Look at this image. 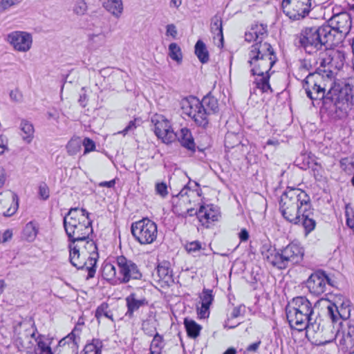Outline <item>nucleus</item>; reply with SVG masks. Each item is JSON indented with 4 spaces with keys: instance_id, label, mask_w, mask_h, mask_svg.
<instances>
[{
    "instance_id": "nucleus-1",
    "label": "nucleus",
    "mask_w": 354,
    "mask_h": 354,
    "mask_svg": "<svg viewBox=\"0 0 354 354\" xmlns=\"http://www.w3.org/2000/svg\"><path fill=\"white\" fill-rule=\"evenodd\" d=\"M334 41L333 28L328 25L304 27L295 35L294 44L306 53L328 50Z\"/></svg>"
},
{
    "instance_id": "nucleus-2",
    "label": "nucleus",
    "mask_w": 354,
    "mask_h": 354,
    "mask_svg": "<svg viewBox=\"0 0 354 354\" xmlns=\"http://www.w3.org/2000/svg\"><path fill=\"white\" fill-rule=\"evenodd\" d=\"M354 87L345 81L330 82L325 98L324 109L335 113V117H345L354 105Z\"/></svg>"
},
{
    "instance_id": "nucleus-3",
    "label": "nucleus",
    "mask_w": 354,
    "mask_h": 354,
    "mask_svg": "<svg viewBox=\"0 0 354 354\" xmlns=\"http://www.w3.org/2000/svg\"><path fill=\"white\" fill-rule=\"evenodd\" d=\"M311 205L310 196L303 190L287 187L281 196L279 210L283 217L289 223L299 225L302 212H308Z\"/></svg>"
},
{
    "instance_id": "nucleus-4",
    "label": "nucleus",
    "mask_w": 354,
    "mask_h": 354,
    "mask_svg": "<svg viewBox=\"0 0 354 354\" xmlns=\"http://www.w3.org/2000/svg\"><path fill=\"white\" fill-rule=\"evenodd\" d=\"M89 213L84 208H71L64 217V227L69 241L82 244L93 232Z\"/></svg>"
},
{
    "instance_id": "nucleus-5",
    "label": "nucleus",
    "mask_w": 354,
    "mask_h": 354,
    "mask_svg": "<svg viewBox=\"0 0 354 354\" xmlns=\"http://www.w3.org/2000/svg\"><path fill=\"white\" fill-rule=\"evenodd\" d=\"M334 77V73L329 69L317 68L315 72L310 73L302 81V87L306 96L313 102L322 101L324 109L327 91Z\"/></svg>"
},
{
    "instance_id": "nucleus-6",
    "label": "nucleus",
    "mask_w": 354,
    "mask_h": 354,
    "mask_svg": "<svg viewBox=\"0 0 354 354\" xmlns=\"http://www.w3.org/2000/svg\"><path fill=\"white\" fill-rule=\"evenodd\" d=\"M277 60L272 46L267 42L254 44L248 53V61L252 75L268 73Z\"/></svg>"
},
{
    "instance_id": "nucleus-7",
    "label": "nucleus",
    "mask_w": 354,
    "mask_h": 354,
    "mask_svg": "<svg viewBox=\"0 0 354 354\" xmlns=\"http://www.w3.org/2000/svg\"><path fill=\"white\" fill-rule=\"evenodd\" d=\"M304 249L298 243H290L286 247L277 250V255L270 257L272 266L279 270H284L299 263L303 259Z\"/></svg>"
},
{
    "instance_id": "nucleus-8",
    "label": "nucleus",
    "mask_w": 354,
    "mask_h": 354,
    "mask_svg": "<svg viewBox=\"0 0 354 354\" xmlns=\"http://www.w3.org/2000/svg\"><path fill=\"white\" fill-rule=\"evenodd\" d=\"M131 231L133 236L140 244H151L157 238V225L147 218L133 222Z\"/></svg>"
},
{
    "instance_id": "nucleus-9",
    "label": "nucleus",
    "mask_w": 354,
    "mask_h": 354,
    "mask_svg": "<svg viewBox=\"0 0 354 354\" xmlns=\"http://www.w3.org/2000/svg\"><path fill=\"white\" fill-rule=\"evenodd\" d=\"M183 113L192 118L200 127L206 128L209 124L208 116L210 115L200 105V100L195 97L184 98L180 102Z\"/></svg>"
},
{
    "instance_id": "nucleus-10",
    "label": "nucleus",
    "mask_w": 354,
    "mask_h": 354,
    "mask_svg": "<svg viewBox=\"0 0 354 354\" xmlns=\"http://www.w3.org/2000/svg\"><path fill=\"white\" fill-rule=\"evenodd\" d=\"M115 263L118 270L119 284L127 283L131 280H140L142 274L138 265L124 256L117 257Z\"/></svg>"
},
{
    "instance_id": "nucleus-11",
    "label": "nucleus",
    "mask_w": 354,
    "mask_h": 354,
    "mask_svg": "<svg viewBox=\"0 0 354 354\" xmlns=\"http://www.w3.org/2000/svg\"><path fill=\"white\" fill-rule=\"evenodd\" d=\"M311 0H283V13L291 20L304 19L311 10Z\"/></svg>"
},
{
    "instance_id": "nucleus-12",
    "label": "nucleus",
    "mask_w": 354,
    "mask_h": 354,
    "mask_svg": "<svg viewBox=\"0 0 354 354\" xmlns=\"http://www.w3.org/2000/svg\"><path fill=\"white\" fill-rule=\"evenodd\" d=\"M154 124V133L165 143H171L176 139V135L171 127L170 122L162 115H156L151 118Z\"/></svg>"
},
{
    "instance_id": "nucleus-13",
    "label": "nucleus",
    "mask_w": 354,
    "mask_h": 354,
    "mask_svg": "<svg viewBox=\"0 0 354 354\" xmlns=\"http://www.w3.org/2000/svg\"><path fill=\"white\" fill-rule=\"evenodd\" d=\"M18 208V196L10 191L0 194V214L4 216L13 215Z\"/></svg>"
},
{
    "instance_id": "nucleus-14",
    "label": "nucleus",
    "mask_w": 354,
    "mask_h": 354,
    "mask_svg": "<svg viewBox=\"0 0 354 354\" xmlns=\"http://www.w3.org/2000/svg\"><path fill=\"white\" fill-rule=\"evenodd\" d=\"M327 274L322 270L313 273L306 281V286L309 291L315 295H320L326 291V281Z\"/></svg>"
},
{
    "instance_id": "nucleus-15",
    "label": "nucleus",
    "mask_w": 354,
    "mask_h": 354,
    "mask_svg": "<svg viewBox=\"0 0 354 354\" xmlns=\"http://www.w3.org/2000/svg\"><path fill=\"white\" fill-rule=\"evenodd\" d=\"M8 39L14 48L21 52L28 51L30 48L32 42L30 34L21 31L10 33Z\"/></svg>"
},
{
    "instance_id": "nucleus-16",
    "label": "nucleus",
    "mask_w": 354,
    "mask_h": 354,
    "mask_svg": "<svg viewBox=\"0 0 354 354\" xmlns=\"http://www.w3.org/2000/svg\"><path fill=\"white\" fill-rule=\"evenodd\" d=\"M330 22L331 25L329 26L333 28L334 37L337 32L346 35L351 28V17L346 12H342L334 15L330 19Z\"/></svg>"
},
{
    "instance_id": "nucleus-17",
    "label": "nucleus",
    "mask_w": 354,
    "mask_h": 354,
    "mask_svg": "<svg viewBox=\"0 0 354 354\" xmlns=\"http://www.w3.org/2000/svg\"><path fill=\"white\" fill-rule=\"evenodd\" d=\"M286 317L290 326L292 328L301 331L308 327V323L311 320L312 317L303 315L293 309L290 306H286Z\"/></svg>"
},
{
    "instance_id": "nucleus-18",
    "label": "nucleus",
    "mask_w": 354,
    "mask_h": 354,
    "mask_svg": "<svg viewBox=\"0 0 354 354\" xmlns=\"http://www.w3.org/2000/svg\"><path fill=\"white\" fill-rule=\"evenodd\" d=\"M84 243V250L87 252V254H89L88 261L90 266L86 267V270L88 271V276L86 279H88L93 278L95 276L96 271L95 265L98 259V252L97 245L93 240H88L87 239L82 243Z\"/></svg>"
},
{
    "instance_id": "nucleus-19",
    "label": "nucleus",
    "mask_w": 354,
    "mask_h": 354,
    "mask_svg": "<svg viewBox=\"0 0 354 354\" xmlns=\"http://www.w3.org/2000/svg\"><path fill=\"white\" fill-rule=\"evenodd\" d=\"M304 330H306V336L315 339L318 344H324L330 342L329 340L322 339L324 337V327L322 325L320 320L317 321L314 319L313 317H311L309 324L308 323V327L305 328Z\"/></svg>"
},
{
    "instance_id": "nucleus-20",
    "label": "nucleus",
    "mask_w": 354,
    "mask_h": 354,
    "mask_svg": "<svg viewBox=\"0 0 354 354\" xmlns=\"http://www.w3.org/2000/svg\"><path fill=\"white\" fill-rule=\"evenodd\" d=\"M268 36L267 26L264 24H256L252 26L250 30L245 32V41L250 42L256 41L255 44H264L263 40Z\"/></svg>"
},
{
    "instance_id": "nucleus-21",
    "label": "nucleus",
    "mask_w": 354,
    "mask_h": 354,
    "mask_svg": "<svg viewBox=\"0 0 354 354\" xmlns=\"http://www.w3.org/2000/svg\"><path fill=\"white\" fill-rule=\"evenodd\" d=\"M70 248V262L71 264L77 268V269H84L86 268L87 266H90L88 261L85 260V257L84 256V251H82V254H80V245H73L72 244H70L69 245Z\"/></svg>"
},
{
    "instance_id": "nucleus-22",
    "label": "nucleus",
    "mask_w": 354,
    "mask_h": 354,
    "mask_svg": "<svg viewBox=\"0 0 354 354\" xmlns=\"http://www.w3.org/2000/svg\"><path fill=\"white\" fill-rule=\"evenodd\" d=\"M287 306L292 307V309L306 315L308 317H313V308L310 301L305 297H297L292 299Z\"/></svg>"
},
{
    "instance_id": "nucleus-23",
    "label": "nucleus",
    "mask_w": 354,
    "mask_h": 354,
    "mask_svg": "<svg viewBox=\"0 0 354 354\" xmlns=\"http://www.w3.org/2000/svg\"><path fill=\"white\" fill-rule=\"evenodd\" d=\"M125 300L127 306L126 315L129 317H133L135 311L148 305V301L145 297L138 298L136 293H131Z\"/></svg>"
},
{
    "instance_id": "nucleus-24",
    "label": "nucleus",
    "mask_w": 354,
    "mask_h": 354,
    "mask_svg": "<svg viewBox=\"0 0 354 354\" xmlns=\"http://www.w3.org/2000/svg\"><path fill=\"white\" fill-rule=\"evenodd\" d=\"M337 308V315L340 316L341 319L346 320L351 315V301L343 296L336 297L333 302Z\"/></svg>"
},
{
    "instance_id": "nucleus-25",
    "label": "nucleus",
    "mask_w": 354,
    "mask_h": 354,
    "mask_svg": "<svg viewBox=\"0 0 354 354\" xmlns=\"http://www.w3.org/2000/svg\"><path fill=\"white\" fill-rule=\"evenodd\" d=\"M176 138L181 145L188 150L195 151V143L190 130L187 128H182L178 133H175Z\"/></svg>"
},
{
    "instance_id": "nucleus-26",
    "label": "nucleus",
    "mask_w": 354,
    "mask_h": 354,
    "mask_svg": "<svg viewBox=\"0 0 354 354\" xmlns=\"http://www.w3.org/2000/svg\"><path fill=\"white\" fill-rule=\"evenodd\" d=\"M307 209L308 212L306 211L301 214V222L299 223L304 227L306 235L313 231L316 226V221L313 218L314 212L312 205H310L309 208Z\"/></svg>"
},
{
    "instance_id": "nucleus-27",
    "label": "nucleus",
    "mask_w": 354,
    "mask_h": 354,
    "mask_svg": "<svg viewBox=\"0 0 354 354\" xmlns=\"http://www.w3.org/2000/svg\"><path fill=\"white\" fill-rule=\"evenodd\" d=\"M102 6L116 18H119L123 11L122 0H100Z\"/></svg>"
},
{
    "instance_id": "nucleus-28",
    "label": "nucleus",
    "mask_w": 354,
    "mask_h": 354,
    "mask_svg": "<svg viewBox=\"0 0 354 354\" xmlns=\"http://www.w3.org/2000/svg\"><path fill=\"white\" fill-rule=\"evenodd\" d=\"M117 266L107 263L104 265L102 275L104 279L111 281L113 284H119L118 270Z\"/></svg>"
},
{
    "instance_id": "nucleus-29",
    "label": "nucleus",
    "mask_w": 354,
    "mask_h": 354,
    "mask_svg": "<svg viewBox=\"0 0 354 354\" xmlns=\"http://www.w3.org/2000/svg\"><path fill=\"white\" fill-rule=\"evenodd\" d=\"M211 32L213 35H214V39H216V37H218L219 41L221 45H223V24H222V17L219 14L215 15L211 19L210 24Z\"/></svg>"
},
{
    "instance_id": "nucleus-30",
    "label": "nucleus",
    "mask_w": 354,
    "mask_h": 354,
    "mask_svg": "<svg viewBox=\"0 0 354 354\" xmlns=\"http://www.w3.org/2000/svg\"><path fill=\"white\" fill-rule=\"evenodd\" d=\"M200 105L203 107L209 113L214 114L216 113L219 111L218 100L211 93H208L204 96L201 101H200Z\"/></svg>"
},
{
    "instance_id": "nucleus-31",
    "label": "nucleus",
    "mask_w": 354,
    "mask_h": 354,
    "mask_svg": "<svg viewBox=\"0 0 354 354\" xmlns=\"http://www.w3.org/2000/svg\"><path fill=\"white\" fill-rule=\"evenodd\" d=\"M218 210L213 205H201L199 208L198 218H204L207 221H215L218 220Z\"/></svg>"
},
{
    "instance_id": "nucleus-32",
    "label": "nucleus",
    "mask_w": 354,
    "mask_h": 354,
    "mask_svg": "<svg viewBox=\"0 0 354 354\" xmlns=\"http://www.w3.org/2000/svg\"><path fill=\"white\" fill-rule=\"evenodd\" d=\"M326 55H329L331 61V67H335L336 68H341L345 60L344 53L338 50H331L328 49L325 50Z\"/></svg>"
},
{
    "instance_id": "nucleus-33",
    "label": "nucleus",
    "mask_w": 354,
    "mask_h": 354,
    "mask_svg": "<svg viewBox=\"0 0 354 354\" xmlns=\"http://www.w3.org/2000/svg\"><path fill=\"white\" fill-rule=\"evenodd\" d=\"M20 129L22 131L21 136L23 140L26 142L30 143L33 138L35 131L32 123L26 120H22L20 124Z\"/></svg>"
},
{
    "instance_id": "nucleus-34",
    "label": "nucleus",
    "mask_w": 354,
    "mask_h": 354,
    "mask_svg": "<svg viewBox=\"0 0 354 354\" xmlns=\"http://www.w3.org/2000/svg\"><path fill=\"white\" fill-rule=\"evenodd\" d=\"M184 324L187 335L189 337L196 338L199 335L202 328L195 321L185 318L184 319Z\"/></svg>"
},
{
    "instance_id": "nucleus-35",
    "label": "nucleus",
    "mask_w": 354,
    "mask_h": 354,
    "mask_svg": "<svg viewBox=\"0 0 354 354\" xmlns=\"http://www.w3.org/2000/svg\"><path fill=\"white\" fill-rule=\"evenodd\" d=\"M103 346L102 342L99 339H93L91 343H88L84 348V354H102Z\"/></svg>"
},
{
    "instance_id": "nucleus-36",
    "label": "nucleus",
    "mask_w": 354,
    "mask_h": 354,
    "mask_svg": "<svg viewBox=\"0 0 354 354\" xmlns=\"http://www.w3.org/2000/svg\"><path fill=\"white\" fill-rule=\"evenodd\" d=\"M195 54L202 63H207L209 61V53L205 44L201 40H198L195 44Z\"/></svg>"
},
{
    "instance_id": "nucleus-37",
    "label": "nucleus",
    "mask_w": 354,
    "mask_h": 354,
    "mask_svg": "<svg viewBox=\"0 0 354 354\" xmlns=\"http://www.w3.org/2000/svg\"><path fill=\"white\" fill-rule=\"evenodd\" d=\"M38 232L37 225L33 222L28 223L23 230V238L28 241L35 240Z\"/></svg>"
},
{
    "instance_id": "nucleus-38",
    "label": "nucleus",
    "mask_w": 354,
    "mask_h": 354,
    "mask_svg": "<svg viewBox=\"0 0 354 354\" xmlns=\"http://www.w3.org/2000/svg\"><path fill=\"white\" fill-rule=\"evenodd\" d=\"M260 79H255L254 83L257 87L261 90L263 93L268 92V91H272L269 83L270 75L269 73H265L262 75H259Z\"/></svg>"
},
{
    "instance_id": "nucleus-39",
    "label": "nucleus",
    "mask_w": 354,
    "mask_h": 354,
    "mask_svg": "<svg viewBox=\"0 0 354 354\" xmlns=\"http://www.w3.org/2000/svg\"><path fill=\"white\" fill-rule=\"evenodd\" d=\"M244 311H245L244 306L240 305L239 306L234 307L231 313L230 317H229L227 318V319L225 322V323L223 324L224 328H228V329H232V328H234L235 327H236L239 324V323H236L234 325H229V322H230V320L232 319H234L241 315H243L244 313Z\"/></svg>"
},
{
    "instance_id": "nucleus-40",
    "label": "nucleus",
    "mask_w": 354,
    "mask_h": 354,
    "mask_svg": "<svg viewBox=\"0 0 354 354\" xmlns=\"http://www.w3.org/2000/svg\"><path fill=\"white\" fill-rule=\"evenodd\" d=\"M82 140L79 137L72 138L66 145L67 152L70 156H74L80 151Z\"/></svg>"
},
{
    "instance_id": "nucleus-41",
    "label": "nucleus",
    "mask_w": 354,
    "mask_h": 354,
    "mask_svg": "<svg viewBox=\"0 0 354 354\" xmlns=\"http://www.w3.org/2000/svg\"><path fill=\"white\" fill-rule=\"evenodd\" d=\"M95 316L99 322L100 319L103 316L110 319L112 322H113V314L109 309V305L106 302H103L97 308Z\"/></svg>"
},
{
    "instance_id": "nucleus-42",
    "label": "nucleus",
    "mask_w": 354,
    "mask_h": 354,
    "mask_svg": "<svg viewBox=\"0 0 354 354\" xmlns=\"http://www.w3.org/2000/svg\"><path fill=\"white\" fill-rule=\"evenodd\" d=\"M169 55L171 59L176 61L178 64L181 63L183 55L181 49L176 43H171L169 46Z\"/></svg>"
},
{
    "instance_id": "nucleus-43",
    "label": "nucleus",
    "mask_w": 354,
    "mask_h": 354,
    "mask_svg": "<svg viewBox=\"0 0 354 354\" xmlns=\"http://www.w3.org/2000/svg\"><path fill=\"white\" fill-rule=\"evenodd\" d=\"M156 273L159 277V280H162L168 283L171 279V271L167 266L158 265L156 268Z\"/></svg>"
},
{
    "instance_id": "nucleus-44",
    "label": "nucleus",
    "mask_w": 354,
    "mask_h": 354,
    "mask_svg": "<svg viewBox=\"0 0 354 354\" xmlns=\"http://www.w3.org/2000/svg\"><path fill=\"white\" fill-rule=\"evenodd\" d=\"M277 250L272 248V245L269 243H264L261 248V253L263 258L272 265V261L270 260V257H274L277 255Z\"/></svg>"
},
{
    "instance_id": "nucleus-45",
    "label": "nucleus",
    "mask_w": 354,
    "mask_h": 354,
    "mask_svg": "<svg viewBox=\"0 0 354 354\" xmlns=\"http://www.w3.org/2000/svg\"><path fill=\"white\" fill-rule=\"evenodd\" d=\"M200 299L201 300V304H203V308L205 309H209L214 299L212 290L205 288L203 289V292L200 296Z\"/></svg>"
},
{
    "instance_id": "nucleus-46",
    "label": "nucleus",
    "mask_w": 354,
    "mask_h": 354,
    "mask_svg": "<svg viewBox=\"0 0 354 354\" xmlns=\"http://www.w3.org/2000/svg\"><path fill=\"white\" fill-rule=\"evenodd\" d=\"M186 251L189 254H194L202 249V244L198 241L188 242L185 245Z\"/></svg>"
},
{
    "instance_id": "nucleus-47",
    "label": "nucleus",
    "mask_w": 354,
    "mask_h": 354,
    "mask_svg": "<svg viewBox=\"0 0 354 354\" xmlns=\"http://www.w3.org/2000/svg\"><path fill=\"white\" fill-rule=\"evenodd\" d=\"M142 330L149 336H154V335L156 333L155 322L149 320L143 322Z\"/></svg>"
},
{
    "instance_id": "nucleus-48",
    "label": "nucleus",
    "mask_w": 354,
    "mask_h": 354,
    "mask_svg": "<svg viewBox=\"0 0 354 354\" xmlns=\"http://www.w3.org/2000/svg\"><path fill=\"white\" fill-rule=\"evenodd\" d=\"M88 37L92 44H97V46H100L105 43L106 35L101 32L98 34H91Z\"/></svg>"
},
{
    "instance_id": "nucleus-49",
    "label": "nucleus",
    "mask_w": 354,
    "mask_h": 354,
    "mask_svg": "<svg viewBox=\"0 0 354 354\" xmlns=\"http://www.w3.org/2000/svg\"><path fill=\"white\" fill-rule=\"evenodd\" d=\"M37 348L35 350L36 354H53L50 347L46 342L37 339Z\"/></svg>"
},
{
    "instance_id": "nucleus-50",
    "label": "nucleus",
    "mask_w": 354,
    "mask_h": 354,
    "mask_svg": "<svg viewBox=\"0 0 354 354\" xmlns=\"http://www.w3.org/2000/svg\"><path fill=\"white\" fill-rule=\"evenodd\" d=\"M337 308L335 307L333 303L329 304L326 307L327 315L330 317L333 322H337L340 319V316L337 315Z\"/></svg>"
},
{
    "instance_id": "nucleus-51",
    "label": "nucleus",
    "mask_w": 354,
    "mask_h": 354,
    "mask_svg": "<svg viewBox=\"0 0 354 354\" xmlns=\"http://www.w3.org/2000/svg\"><path fill=\"white\" fill-rule=\"evenodd\" d=\"M87 4L84 0H77L74 6L73 11L79 15H84L87 10Z\"/></svg>"
},
{
    "instance_id": "nucleus-52",
    "label": "nucleus",
    "mask_w": 354,
    "mask_h": 354,
    "mask_svg": "<svg viewBox=\"0 0 354 354\" xmlns=\"http://www.w3.org/2000/svg\"><path fill=\"white\" fill-rule=\"evenodd\" d=\"M82 145H83L84 147V153L94 151L95 149V142L88 138H84V141H82Z\"/></svg>"
},
{
    "instance_id": "nucleus-53",
    "label": "nucleus",
    "mask_w": 354,
    "mask_h": 354,
    "mask_svg": "<svg viewBox=\"0 0 354 354\" xmlns=\"http://www.w3.org/2000/svg\"><path fill=\"white\" fill-rule=\"evenodd\" d=\"M22 0H1L0 2V8L3 10H8V8L19 4Z\"/></svg>"
},
{
    "instance_id": "nucleus-54",
    "label": "nucleus",
    "mask_w": 354,
    "mask_h": 354,
    "mask_svg": "<svg viewBox=\"0 0 354 354\" xmlns=\"http://www.w3.org/2000/svg\"><path fill=\"white\" fill-rule=\"evenodd\" d=\"M156 193L162 197H165L168 194L167 187L165 183H158L156 185Z\"/></svg>"
},
{
    "instance_id": "nucleus-55",
    "label": "nucleus",
    "mask_w": 354,
    "mask_h": 354,
    "mask_svg": "<svg viewBox=\"0 0 354 354\" xmlns=\"http://www.w3.org/2000/svg\"><path fill=\"white\" fill-rule=\"evenodd\" d=\"M39 194L43 200L49 198V189L46 183H41L39 187Z\"/></svg>"
},
{
    "instance_id": "nucleus-56",
    "label": "nucleus",
    "mask_w": 354,
    "mask_h": 354,
    "mask_svg": "<svg viewBox=\"0 0 354 354\" xmlns=\"http://www.w3.org/2000/svg\"><path fill=\"white\" fill-rule=\"evenodd\" d=\"M327 57H321V62H320V67L319 68H321L322 70H331V61L330 57L329 55H326Z\"/></svg>"
},
{
    "instance_id": "nucleus-57",
    "label": "nucleus",
    "mask_w": 354,
    "mask_h": 354,
    "mask_svg": "<svg viewBox=\"0 0 354 354\" xmlns=\"http://www.w3.org/2000/svg\"><path fill=\"white\" fill-rule=\"evenodd\" d=\"M352 217H349L348 207H346L345 215L346 217V225L351 229H354V212L351 210Z\"/></svg>"
},
{
    "instance_id": "nucleus-58",
    "label": "nucleus",
    "mask_w": 354,
    "mask_h": 354,
    "mask_svg": "<svg viewBox=\"0 0 354 354\" xmlns=\"http://www.w3.org/2000/svg\"><path fill=\"white\" fill-rule=\"evenodd\" d=\"M167 35H171L173 38H176L177 36V30L174 24H169L167 26Z\"/></svg>"
},
{
    "instance_id": "nucleus-59",
    "label": "nucleus",
    "mask_w": 354,
    "mask_h": 354,
    "mask_svg": "<svg viewBox=\"0 0 354 354\" xmlns=\"http://www.w3.org/2000/svg\"><path fill=\"white\" fill-rule=\"evenodd\" d=\"M10 97L12 101L17 102H20L21 100V95L17 90L11 91Z\"/></svg>"
},
{
    "instance_id": "nucleus-60",
    "label": "nucleus",
    "mask_w": 354,
    "mask_h": 354,
    "mask_svg": "<svg viewBox=\"0 0 354 354\" xmlns=\"http://www.w3.org/2000/svg\"><path fill=\"white\" fill-rule=\"evenodd\" d=\"M136 128L135 121H130L128 124V125L124 129L123 131H122L120 133L125 135L129 131L133 130Z\"/></svg>"
},
{
    "instance_id": "nucleus-61",
    "label": "nucleus",
    "mask_w": 354,
    "mask_h": 354,
    "mask_svg": "<svg viewBox=\"0 0 354 354\" xmlns=\"http://www.w3.org/2000/svg\"><path fill=\"white\" fill-rule=\"evenodd\" d=\"M197 310H198V315H200V317L201 318H205L207 317H208L209 315V309H205L203 308V304H201V308H197Z\"/></svg>"
},
{
    "instance_id": "nucleus-62",
    "label": "nucleus",
    "mask_w": 354,
    "mask_h": 354,
    "mask_svg": "<svg viewBox=\"0 0 354 354\" xmlns=\"http://www.w3.org/2000/svg\"><path fill=\"white\" fill-rule=\"evenodd\" d=\"M239 236L241 241H246L249 239V233L245 228L241 229Z\"/></svg>"
},
{
    "instance_id": "nucleus-63",
    "label": "nucleus",
    "mask_w": 354,
    "mask_h": 354,
    "mask_svg": "<svg viewBox=\"0 0 354 354\" xmlns=\"http://www.w3.org/2000/svg\"><path fill=\"white\" fill-rule=\"evenodd\" d=\"M261 344V341H258L257 342H254L250 345H249L248 347H247V351L248 352H255L257 351V349L259 348V346Z\"/></svg>"
},
{
    "instance_id": "nucleus-64",
    "label": "nucleus",
    "mask_w": 354,
    "mask_h": 354,
    "mask_svg": "<svg viewBox=\"0 0 354 354\" xmlns=\"http://www.w3.org/2000/svg\"><path fill=\"white\" fill-rule=\"evenodd\" d=\"M347 337L351 339V341L354 342V326L349 324L347 331Z\"/></svg>"
}]
</instances>
